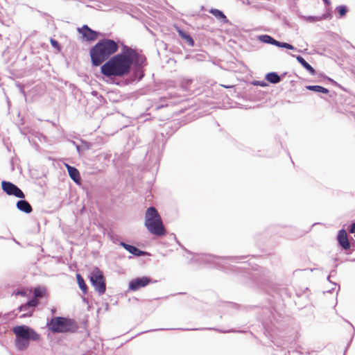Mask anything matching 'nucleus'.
Listing matches in <instances>:
<instances>
[{"label": "nucleus", "instance_id": "1", "mask_svg": "<svg viewBox=\"0 0 355 355\" xmlns=\"http://www.w3.org/2000/svg\"><path fill=\"white\" fill-rule=\"evenodd\" d=\"M136 58L135 51L124 46L121 53L114 55L101 66V73L107 77H123L130 73Z\"/></svg>", "mask_w": 355, "mask_h": 355}, {"label": "nucleus", "instance_id": "2", "mask_svg": "<svg viewBox=\"0 0 355 355\" xmlns=\"http://www.w3.org/2000/svg\"><path fill=\"white\" fill-rule=\"evenodd\" d=\"M119 46L116 42L110 39L99 41L90 50V56L93 65L99 66L111 55L118 51Z\"/></svg>", "mask_w": 355, "mask_h": 355}, {"label": "nucleus", "instance_id": "3", "mask_svg": "<svg viewBox=\"0 0 355 355\" xmlns=\"http://www.w3.org/2000/svg\"><path fill=\"white\" fill-rule=\"evenodd\" d=\"M145 226L150 233L156 236H162L165 234L162 218L157 210L153 207H149L145 214Z\"/></svg>", "mask_w": 355, "mask_h": 355}, {"label": "nucleus", "instance_id": "4", "mask_svg": "<svg viewBox=\"0 0 355 355\" xmlns=\"http://www.w3.org/2000/svg\"><path fill=\"white\" fill-rule=\"evenodd\" d=\"M48 326L54 333L69 332L76 329V325L72 320L63 317L53 318L48 323Z\"/></svg>", "mask_w": 355, "mask_h": 355}, {"label": "nucleus", "instance_id": "5", "mask_svg": "<svg viewBox=\"0 0 355 355\" xmlns=\"http://www.w3.org/2000/svg\"><path fill=\"white\" fill-rule=\"evenodd\" d=\"M89 279L92 285L95 290L102 295L105 292V281L103 272L98 268H95L89 274Z\"/></svg>", "mask_w": 355, "mask_h": 355}, {"label": "nucleus", "instance_id": "6", "mask_svg": "<svg viewBox=\"0 0 355 355\" xmlns=\"http://www.w3.org/2000/svg\"><path fill=\"white\" fill-rule=\"evenodd\" d=\"M13 332L16 337L27 340L37 341L40 339V335L37 334L33 329L26 326H16L13 328Z\"/></svg>", "mask_w": 355, "mask_h": 355}, {"label": "nucleus", "instance_id": "7", "mask_svg": "<svg viewBox=\"0 0 355 355\" xmlns=\"http://www.w3.org/2000/svg\"><path fill=\"white\" fill-rule=\"evenodd\" d=\"M1 187L3 191H5L6 194L9 196H14L19 198H24L23 191L15 184L10 182L3 181L1 182Z\"/></svg>", "mask_w": 355, "mask_h": 355}, {"label": "nucleus", "instance_id": "8", "mask_svg": "<svg viewBox=\"0 0 355 355\" xmlns=\"http://www.w3.org/2000/svg\"><path fill=\"white\" fill-rule=\"evenodd\" d=\"M259 40L263 43L273 44L281 48H285L290 50H293L295 49L293 45L288 43L279 42L268 35H259Z\"/></svg>", "mask_w": 355, "mask_h": 355}, {"label": "nucleus", "instance_id": "9", "mask_svg": "<svg viewBox=\"0 0 355 355\" xmlns=\"http://www.w3.org/2000/svg\"><path fill=\"white\" fill-rule=\"evenodd\" d=\"M151 279L148 277H137L133 279L129 282V289L132 291H136L141 288L147 286Z\"/></svg>", "mask_w": 355, "mask_h": 355}, {"label": "nucleus", "instance_id": "10", "mask_svg": "<svg viewBox=\"0 0 355 355\" xmlns=\"http://www.w3.org/2000/svg\"><path fill=\"white\" fill-rule=\"evenodd\" d=\"M145 59L142 58L141 56H139L137 54V58L135 60V62L133 63L135 70H134V76L135 78H137L138 80H141L144 74L141 70L144 62Z\"/></svg>", "mask_w": 355, "mask_h": 355}, {"label": "nucleus", "instance_id": "11", "mask_svg": "<svg viewBox=\"0 0 355 355\" xmlns=\"http://www.w3.org/2000/svg\"><path fill=\"white\" fill-rule=\"evenodd\" d=\"M78 31L87 41H94L96 40L98 37L97 32L92 30L87 25H84L82 28H78Z\"/></svg>", "mask_w": 355, "mask_h": 355}, {"label": "nucleus", "instance_id": "12", "mask_svg": "<svg viewBox=\"0 0 355 355\" xmlns=\"http://www.w3.org/2000/svg\"><path fill=\"white\" fill-rule=\"evenodd\" d=\"M337 239L340 245L344 250H348L350 248L349 242L347 239V232L344 230H340L338 232Z\"/></svg>", "mask_w": 355, "mask_h": 355}, {"label": "nucleus", "instance_id": "13", "mask_svg": "<svg viewBox=\"0 0 355 355\" xmlns=\"http://www.w3.org/2000/svg\"><path fill=\"white\" fill-rule=\"evenodd\" d=\"M120 245L121 246H123L127 251H128L130 253H131L132 254H133L135 256L140 257V256H143L146 254L145 252L140 250L137 248H136L133 245L127 244L124 242H121Z\"/></svg>", "mask_w": 355, "mask_h": 355}, {"label": "nucleus", "instance_id": "14", "mask_svg": "<svg viewBox=\"0 0 355 355\" xmlns=\"http://www.w3.org/2000/svg\"><path fill=\"white\" fill-rule=\"evenodd\" d=\"M219 259V257H216L211 254H200L198 255L196 261H200V263H218Z\"/></svg>", "mask_w": 355, "mask_h": 355}, {"label": "nucleus", "instance_id": "15", "mask_svg": "<svg viewBox=\"0 0 355 355\" xmlns=\"http://www.w3.org/2000/svg\"><path fill=\"white\" fill-rule=\"evenodd\" d=\"M17 207L21 211L29 214L32 211V207L29 202L25 200H20L17 202Z\"/></svg>", "mask_w": 355, "mask_h": 355}, {"label": "nucleus", "instance_id": "16", "mask_svg": "<svg viewBox=\"0 0 355 355\" xmlns=\"http://www.w3.org/2000/svg\"><path fill=\"white\" fill-rule=\"evenodd\" d=\"M69 175L70 178L76 183H78L80 180V176L79 171L73 166L66 164Z\"/></svg>", "mask_w": 355, "mask_h": 355}, {"label": "nucleus", "instance_id": "17", "mask_svg": "<svg viewBox=\"0 0 355 355\" xmlns=\"http://www.w3.org/2000/svg\"><path fill=\"white\" fill-rule=\"evenodd\" d=\"M296 59L311 75H315V69L302 56L297 55Z\"/></svg>", "mask_w": 355, "mask_h": 355}, {"label": "nucleus", "instance_id": "18", "mask_svg": "<svg viewBox=\"0 0 355 355\" xmlns=\"http://www.w3.org/2000/svg\"><path fill=\"white\" fill-rule=\"evenodd\" d=\"M266 79L273 84H276L280 82V76L275 72H270L266 74Z\"/></svg>", "mask_w": 355, "mask_h": 355}, {"label": "nucleus", "instance_id": "19", "mask_svg": "<svg viewBox=\"0 0 355 355\" xmlns=\"http://www.w3.org/2000/svg\"><path fill=\"white\" fill-rule=\"evenodd\" d=\"M29 340H27L26 339H22L20 338H16V347L18 349L24 350L28 347L29 345Z\"/></svg>", "mask_w": 355, "mask_h": 355}, {"label": "nucleus", "instance_id": "20", "mask_svg": "<svg viewBox=\"0 0 355 355\" xmlns=\"http://www.w3.org/2000/svg\"><path fill=\"white\" fill-rule=\"evenodd\" d=\"M37 303H38L37 300L33 299V300H30L29 302H28L27 303H26L25 304L21 305L19 307V309L21 311H28L29 309L37 306Z\"/></svg>", "mask_w": 355, "mask_h": 355}, {"label": "nucleus", "instance_id": "21", "mask_svg": "<svg viewBox=\"0 0 355 355\" xmlns=\"http://www.w3.org/2000/svg\"><path fill=\"white\" fill-rule=\"evenodd\" d=\"M178 32L179 35L182 38L184 39L188 42L189 46H193L194 41H193V38L189 34H187L186 32H184V31L180 30V29H178Z\"/></svg>", "mask_w": 355, "mask_h": 355}, {"label": "nucleus", "instance_id": "22", "mask_svg": "<svg viewBox=\"0 0 355 355\" xmlns=\"http://www.w3.org/2000/svg\"><path fill=\"white\" fill-rule=\"evenodd\" d=\"M209 12L211 13L216 19L223 20V21H226V16L224 15V13L216 8H211L209 10Z\"/></svg>", "mask_w": 355, "mask_h": 355}, {"label": "nucleus", "instance_id": "23", "mask_svg": "<svg viewBox=\"0 0 355 355\" xmlns=\"http://www.w3.org/2000/svg\"><path fill=\"white\" fill-rule=\"evenodd\" d=\"M306 89L310 91L320 92L323 94H327L329 92V90L327 89L320 85H309L306 86Z\"/></svg>", "mask_w": 355, "mask_h": 355}, {"label": "nucleus", "instance_id": "24", "mask_svg": "<svg viewBox=\"0 0 355 355\" xmlns=\"http://www.w3.org/2000/svg\"><path fill=\"white\" fill-rule=\"evenodd\" d=\"M76 278L79 288L83 291L84 293H85L87 291V285L85 283L84 279L80 274L76 275Z\"/></svg>", "mask_w": 355, "mask_h": 355}, {"label": "nucleus", "instance_id": "25", "mask_svg": "<svg viewBox=\"0 0 355 355\" xmlns=\"http://www.w3.org/2000/svg\"><path fill=\"white\" fill-rule=\"evenodd\" d=\"M45 293L44 288H35L34 289V299L37 300V298L43 297Z\"/></svg>", "mask_w": 355, "mask_h": 355}, {"label": "nucleus", "instance_id": "26", "mask_svg": "<svg viewBox=\"0 0 355 355\" xmlns=\"http://www.w3.org/2000/svg\"><path fill=\"white\" fill-rule=\"evenodd\" d=\"M337 10L340 16H344L347 12V8L344 6H340L337 8Z\"/></svg>", "mask_w": 355, "mask_h": 355}, {"label": "nucleus", "instance_id": "27", "mask_svg": "<svg viewBox=\"0 0 355 355\" xmlns=\"http://www.w3.org/2000/svg\"><path fill=\"white\" fill-rule=\"evenodd\" d=\"M307 21L314 22L319 20L318 17L309 16L306 17Z\"/></svg>", "mask_w": 355, "mask_h": 355}, {"label": "nucleus", "instance_id": "28", "mask_svg": "<svg viewBox=\"0 0 355 355\" xmlns=\"http://www.w3.org/2000/svg\"><path fill=\"white\" fill-rule=\"evenodd\" d=\"M351 233H355V223H352L349 229Z\"/></svg>", "mask_w": 355, "mask_h": 355}, {"label": "nucleus", "instance_id": "29", "mask_svg": "<svg viewBox=\"0 0 355 355\" xmlns=\"http://www.w3.org/2000/svg\"><path fill=\"white\" fill-rule=\"evenodd\" d=\"M51 43L53 46H58L59 45L58 42L53 39L51 40Z\"/></svg>", "mask_w": 355, "mask_h": 355}, {"label": "nucleus", "instance_id": "30", "mask_svg": "<svg viewBox=\"0 0 355 355\" xmlns=\"http://www.w3.org/2000/svg\"><path fill=\"white\" fill-rule=\"evenodd\" d=\"M19 87L20 92L25 96L26 94H25L24 90L23 89V88L20 85H19Z\"/></svg>", "mask_w": 355, "mask_h": 355}, {"label": "nucleus", "instance_id": "31", "mask_svg": "<svg viewBox=\"0 0 355 355\" xmlns=\"http://www.w3.org/2000/svg\"><path fill=\"white\" fill-rule=\"evenodd\" d=\"M254 85H261V86H264L265 85L264 83H259V82H257V83H254Z\"/></svg>", "mask_w": 355, "mask_h": 355}, {"label": "nucleus", "instance_id": "32", "mask_svg": "<svg viewBox=\"0 0 355 355\" xmlns=\"http://www.w3.org/2000/svg\"><path fill=\"white\" fill-rule=\"evenodd\" d=\"M324 1L325 3L327 4H329L330 2L329 1V0H323Z\"/></svg>", "mask_w": 355, "mask_h": 355}]
</instances>
